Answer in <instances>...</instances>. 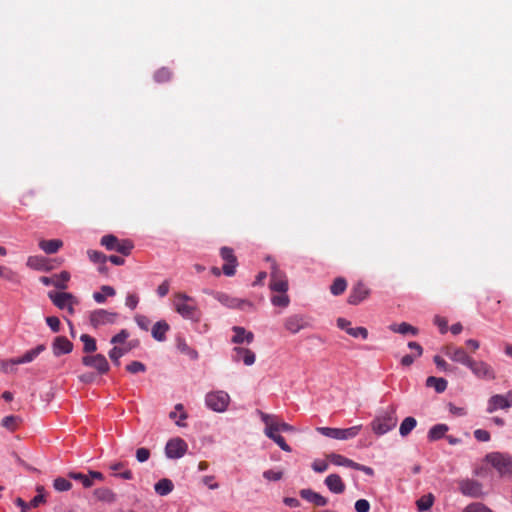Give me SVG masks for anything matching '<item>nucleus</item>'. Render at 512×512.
I'll return each instance as SVG.
<instances>
[{"mask_svg": "<svg viewBox=\"0 0 512 512\" xmlns=\"http://www.w3.org/2000/svg\"><path fill=\"white\" fill-rule=\"evenodd\" d=\"M307 328L306 324L301 322H285V330L291 334L299 333Z\"/></svg>", "mask_w": 512, "mask_h": 512, "instance_id": "47", "label": "nucleus"}, {"mask_svg": "<svg viewBox=\"0 0 512 512\" xmlns=\"http://www.w3.org/2000/svg\"><path fill=\"white\" fill-rule=\"evenodd\" d=\"M203 482L209 489H217L219 487L218 483L214 481V476L204 477Z\"/></svg>", "mask_w": 512, "mask_h": 512, "instance_id": "61", "label": "nucleus"}, {"mask_svg": "<svg viewBox=\"0 0 512 512\" xmlns=\"http://www.w3.org/2000/svg\"><path fill=\"white\" fill-rule=\"evenodd\" d=\"M277 445H279V447L284 450L285 452H291V448L290 446L285 442L284 438L279 435V434H276L275 436H273L271 438Z\"/></svg>", "mask_w": 512, "mask_h": 512, "instance_id": "53", "label": "nucleus"}, {"mask_svg": "<svg viewBox=\"0 0 512 512\" xmlns=\"http://www.w3.org/2000/svg\"><path fill=\"white\" fill-rule=\"evenodd\" d=\"M220 256L225 261V264L222 267L223 273L229 277L235 275L238 262L233 249L229 247H222L220 249Z\"/></svg>", "mask_w": 512, "mask_h": 512, "instance_id": "11", "label": "nucleus"}, {"mask_svg": "<svg viewBox=\"0 0 512 512\" xmlns=\"http://www.w3.org/2000/svg\"><path fill=\"white\" fill-rule=\"evenodd\" d=\"M347 281L343 277H337L330 286V292L334 296H339L345 292Z\"/></svg>", "mask_w": 512, "mask_h": 512, "instance_id": "38", "label": "nucleus"}, {"mask_svg": "<svg viewBox=\"0 0 512 512\" xmlns=\"http://www.w3.org/2000/svg\"><path fill=\"white\" fill-rule=\"evenodd\" d=\"M236 356L235 359L237 361L242 360L246 365H252L255 361V354L248 350L243 348H237L235 349Z\"/></svg>", "mask_w": 512, "mask_h": 512, "instance_id": "29", "label": "nucleus"}, {"mask_svg": "<svg viewBox=\"0 0 512 512\" xmlns=\"http://www.w3.org/2000/svg\"><path fill=\"white\" fill-rule=\"evenodd\" d=\"M63 246V242L60 239L41 240L39 247L47 254L56 253Z\"/></svg>", "mask_w": 512, "mask_h": 512, "instance_id": "26", "label": "nucleus"}, {"mask_svg": "<svg viewBox=\"0 0 512 512\" xmlns=\"http://www.w3.org/2000/svg\"><path fill=\"white\" fill-rule=\"evenodd\" d=\"M107 316V312L105 310H98V311H95L92 315H91V319L90 320H104Z\"/></svg>", "mask_w": 512, "mask_h": 512, "instance_id": "62", "label": "nucleus"}, {"mask_svg": "<svg viewBox=\"0 0 512 512\" xmlns=\"http://www.w3.org/2000/svg\"><path fill=\"white\" fill-rule=\"evenodd\" d=\"M322 435L331 437L337 440H347L354 438L361 430V425H356L346 429L320 427L317 429Z\"/></svg>", "mask_w": 512, "mask_h": 512, "instance_id": "6", "label": "nucleus"}, {"mask_svg": "<svg viewBox=\"0 0 512 512\" xmlns=\"http://www.w3.org/2000/svg\"><path fill=\"white\" fill-rule=\"evenodd\" d=\"M445 353L448 355L454 362L462 363L469 367L472 358L468 356V354L462 348H456L451 350L449 347L445 348Z\"/></svg>", "mask_w": 512, "mask_h": 512, "instance_id": "21", "label": "nucleus"}, {"mask_svg": "<svg viewBox=\"0 0 512 512\" xmlns=\"http://www.w3.org/2000/svg\"><path fill=\"white\" fill-rule=\"evenodd\" d=\"M484 462L491 465L501 476L512 475V456L499 452L487 454Z\"/></svg>", "mask_w": 512, "mask_h": 512, "instance_id": "2", "label": "nucleus"}, {"mask_svg": "<svg viewBox=\"0 0 512 512\" xmlns=\"http://www.w3.org/2000/svg\"><path fill=\"white\" fill-rule=\"evenodd\" d=\"M368 294L369 290L366 285L362 282H358L350 290L348 302L353 305L358 304L363 301L368 296Z\"/></svg>", "mask_w": 512, "mask_h": 512, "instance_id": "16", "label": "nucleus"}, {"mask_svg": "<svg viewBox=\"0 0 512 512\" xmlns=\"http://www.w3.org/2000/svg\"><path fill=\"white\" fill-rule=\"evenodd\" d=\"M475 438L479 441L486 442L490 439V434L486 430L478 429L474 432Z\"/></svg>", "mask_w": 512, "mask_h": 512, "instance_id": "59", "label": "nucleus"}, {"mask_svg": "<svg viewBox=\"0 0 512 512\" xmlns=\"http://www.w3.org/2000/svg\"><path fill=\"white\" fill-rule=\"evenodd\" d=\"M433 501L434 497L432 494L424 495L416 502L418 510L421 512L428 510L432 506Z\"/></svg>", "mask_w": 512, "mask_h": 512, "instance_id": "44", "label": "nucleus"}, {"mask_svg": "<svg viewBox=\"0 0 512 512\" xmlns=\"http://www.w3.org/2000/svg\"><path fill=\"white\" fill-rule=\"evenodd\" d=\"M397 424V418L393 412L386 413L382 416L377 417L372 422V430L377 435H383L388 431L392 430Z\"/></svg>", "mask_w": 512, "mask_h": 512, "instance_id": "8", "label": "nucleus"}, {"mask_svg": "<svg viewBox=\"0 0 512 512\" xmlns=\"http://www.w3.org/2000/svg\"><path fill=\"white\" fill-rule=\"evenodd\" d=\"M70 279V274L67 271H62L59 274H55L51 277L43 276L40 278V281L46 285H53L59 289H65L67 287V282Z\"/></svg>", "mask_w": 512, "mask_h": 512, "instance_id": "15", "label": "nucleus"}, {"mask_svg": "<svg viewBox=\"0 0 512 512\" xmlns=\"http://www.w3.org/2000/svg\"><path fill=\"white\" fill-rule=\"evenodd\" d=\"M469 368L471 369L473 374L480 379H484V380H494L495 379V372H494L493 368L488 363H486L484 361H476V360L472 359V361L469 365Z\"/></svg>", "mask_w": 512, "mask_h": 512, "instance_id": "13", "label": "nucleus"}, {"mask_svg": "<svg viewBox=\"0 0 512 512\" xmlns=\"http://www.w3.org/2000/svg\"><path fill=\"white\" fill-rule=\"evenodd\" d=\"M79 339L83 342V351L87 354L93 353L97 350L96 341L94 338L86 333H80Z\"/></svg>", "mask_w": 512, "mask_h": 512, "instance_id": "34", "label": "nucleus"}, {"mask_svg": "<svg viewBox=\"0 0 512 512\" xmlns=\"http://www.w3.org/2000/svg\"><path fill=\"white\" fill-rule=\"evenodd\" d=\"M282 475H283L282 471L268 470V471L264 472V477L268 480H273V481L280 480L282 478Z\"/></svg>", "mask_w": 512, "mask_h": 512, "instance_id": "56", "label": "nucleus"}, {"mask_svg": "<svg viewBox=\"0 0 512 512\" xmlns=\"http://www.w3.org/2000/svg\"><path fill=\"white\" fill-rule=\"evenodd\" d=\"M448 430L449 428L445 424L435 425L429 430L428 438L430 441L438 440L442 438Z\"/></svg>", "mask_w": 512, "mask_h": 512, "instance_id": "37", "label": "nucleus"}, {"mask_svg": "<svg viewBox=\"0 0 512 512\" xmlns=\"http://www.w3.org/2000/svg\"><path fill=\"white\" fill-rule=\"evenodd\" d=\"M52 349L56 356L68 354L73 350V344L67 338L58 336L53 341Z\"/></svg>", "mask_w": 512, "mask_h": 512, "instance_id": "20", "label": "nucleus"}, {"mask_svg": "<svg viewBox=\"0 0 512 512\" xmlns=\"http://www.w3.org/2000/svg\"><path fill=\"white\" fill-rule=\"evenodd\" d=\"M115 293L116 292H115V289L113 287L108 286V285H103L101 287V291L93 293V299L97 303H103V302H105L107 297L114 296Z\"/></svg>", "mask_w": 512, "mask_h": 512, "instance_id": "32", "label": "nucleus"}, {"mask_svg": "<svg viewBox=\"0 0 512 512\" xmlns=\"http://www.w3.org/2000/svg\"><path fill=\"white\" fill-rule=\"evenodd\" d=\"M18 425V418L15 416H7L2 420V426L10 431H14Z\"/></svg>", "mask_w": 512, "mask_h": 512, "instance_id": "49", "label": "nucleus"}, {"mask_svg": "<svg viewBox=\"0 0 512 512\" xmlns=\"http://www.w3.org/2000/svg\"><path fill=\"white\" fill-rule=\"evenodd\" d=\"M267 260L272 262L270 288L278 293H286L288 290V281L285 273L279 269L276 262L270 257H268Z\"/></svg>", "mask_w": 512, "mask_h": 512, "instance_id": "5", "label": "nucleus"}, {"mask_svg": "<svg viewBox=\"0 0 512 512\" xmlns=\"http://www.w3.org/2000/svg\"><path fill=\"white\" fill-rule=\"evenodd\" d=\"M170 289V283L168 280L163 281L157 288V294L160 297H164L168 294Z\"/></svg>", "mask_w": 512, "mask_h": 512, "instance_id": "57", "label": "nucleus"}, {"mask_svg": "<svg viewBox=\"0 0 512 512\" xmlns=\"http://www.w3.org/2000/svg\"><path fill=\"white\" fill-rule=\"evenodd\" d=\"M27 266L35 270H49L47 259L43 256H30L27 259Z\"/></svg>", "mask_w": 512, "mask_h": 512, "instance_id": "28", "label": "nucleus"}, {"mask_svg": "<svg viewBox=\"0 0 512 512\" xmlns=\"http://www.w3.org/2000/svg\"><path fill=\"white\" fill-rule=\"evenodd\" d=\"M272 303L278 307H285L289 303V298L286 293H279V295L272 297Z\"/></svg>", "mask_w": 512, "mask_h": 512, "instance_id": "50", "label": "nucleus"}, {"mask_svg": "<svg viewBox=\"0 0 512 512\" xmlns=\"http://www.w3.org/2000/svg\"><path fill=\"white\" fill-rule=\"evenodd\" d=\"M213 295L217 301L228 308L239 309L243 311H247L253 308V305L249 301L232 297L223 292H215Z\"/></svg>", "mask_w": 512, "mask_h": 512, "instance_id": "7", "label": "nucleus"}, {"mask_svg": "<svg viewBox=\"0 0 512 512\" xmlns=\"http://www.w3.org/2000/svg\"><path fill=\"white\" fill-rule=\"evenodd\" d=\"M300 495L305 500L314 503L316 506H325L327 504V499L312 491L311 489H304L300 492Z\"/></svg>", "mask_w": 512, "mask_h": 512, "instance_id": "25", "label": "nucleus"}, {"mask_svg": "<svg viewBox=\"0 0 512 512\" xmlns=\"http://www.w3.org/2000/svg\"><path fill=\"white\" fill-rule=\"evenodd\" d=\"M87 254H88L89 259L93 263L101 264V266L99 267V272H101V273L106 272L107 268L105 266V263L107 261V256L104 253H102L100 251H96V250H89L87 252Z\"/></svg>", "mask_w": 512, "mask_h": 512, "instance_id": "27", "label": "nucleus"}, {"mask_svg": "<svg viewBox=\"0 0 512 512\" xmlns=\"http://www.w3.org/2000/svg\"><path fill=\"white\" fill-rule=\"evenodd\" d=\"M172 78V72L169 68L162 67L158 69L154 74V79L158 83H165L170 81Z\"/></svg>", "mask_w": 512, "mask_h": 512, "instance_id": "41", "label": "nucleus"}, {"mask_svg": "<svg viewBox=\"0 0 512 512\" xmlns=\"http://www.w3.org/2000/svg\"><path fill=\"white\" fill-rule=\"evenodd\" d=\"M125 304L130 309H135L138 304V297L136 295L129 294L126 297Z\"/></svg>", "mask_w": 512, "mask_h": 512, "instance_id": "60", "label": "nucleus"}, {"mask_svg": "<svg viewBox=\"0 0 512 512\" xmlns=\"http://www.w3.org/2000/svg\"><path fill=\"white\" fill-rule=\"evenodd\" d=\"M173 487L172 481L167 478L159 480L154 486L155 492L161 496L169 494L173 490Z\"/></svg>", "mask_w": 512, "mask_h": 512, "instance_id": "30", "label": "nucleus"}, {"mask_svg": "<svg viewBox=\"0 0 512 512\" xmlns=\"http://www.w3.org/2000/svg\"><path fill=\"white\" fill-rule=\"evenodd\" d=\"M107 260H109L111 263H113L114 265H117V266L123 265L125 263V260L123 257L116 256V255H111V256L107 257Z\"/></svg>", "mask_w": 512, "mask_h": 512, "instance_id": "63", "label": "nucleus"}, {"mask_svg": "<svg viewBox=\"0 0 512 512\" xmlns=\"http://www.w3.org/2000/svg\"><path fill=\"white\" fill-rule=\"evenodd\" d=\"M416 426V420L413 417H407L403 420L400 425L399 432L402 436H406L410 433L412 429Z\"/></svg>", "mask_w": 512, "mask_h": 512, "instance_id": "43", "label": "nucleus"}, {"mask_svg": "<svg viewBox=\"0 0 512 512\" xmlns=\"http://www.w3.org/2000/svg\"><path fill=\"white\" fill-rule=\"evenodd\" d=\"M262 421L265 424V434L267 437L272 438L276 434H279L278 422H276L273 416L260 412Z\"/></svg>", "mask_w": 512, "mask_h": 512, "instance_id": "22", "label": "nucleus"}, {"mask_svg": "<svg viewBox=\"0 0 512 512\" xmlns=\"http://www.w3.org/2000/svg\"><path fill=\"white\" fill-rule=\"evenodd\" d=\"M94 495L98 500L108 503H111L116 499L115 493L109 488L96 489L94 491Z\"/></svg>", "mask_w": 512, "mask_h": 512, "instance_id": "36", "label": "nucleus"}, {"mask_svg": "<svg viewBox=\"0 0 512 512\" xmlns=\"http://www.w3.org/2000/svg\"><path fill=\"white\" fill-rule=\"evenodd\" d=\"M512 403V394H508L507 396L503 395H494L491 397L489 401V412H493L498 409H506L511 406Z\"/></svg>", "mask_w": 512, "mask_h": 512, "instance_id": "19", "label": "nucleus"}, {"mask_svg": "<svg viewBox=\"0 0 512 512\" xmlns=\"http://www.w3.org/2000/svg\"><path fill=\"white\" fill-rule=\"evenodd\" d=\"M434 362H435L436 366L438 368H440L441 370H443V371H450L451 370V368L447 364V362L443 358L438 356V355L434 356Z\"/></svg>", "mask_w": 512, "mask_h": 512, "instance_id": "58", "label": "nucleus"}, {"mask_svg": "<svg viewBox=\"0 0 512 512\" xmlns=\"http://www.w3.org/2000/svg\"><path fill=\"white\" fill-rule=\"evenodd\" d=\"M428 387H434L437 392H443L447 387V381L443 378L430 376L426 380Z\"/></svg>", "mask_w": 512, "mask_h": 512, "instance_id": "39", "label": "nucleus"}, {"mask_svg": "<svg viewBox=\"0 0 512 512\" xmlns=\"http://www.w3.org/2000/svg\"><path fill=\"white\" fill-rule=\"evenodd\" d=\"M325 484L331 492L336 494H340L345 490V484L338 474H331L327 476Z\"/></svg>", "mask_w": 512, "mask_h": 512, "instance_id": "23", "label": "nucleus"}, {"mask_svg": "<svg viewBox=\"0 0 512 512\" xmlns=\"http://www.w3.org/2000/svg\"><path fill=\"white\" fill-rule=\"evenodd\" d=\"M355 509L357 512H368L370 509V504L365 499H360L355 503Z\"/></svg>", "mask_w": 512, "mask_h": 512, "instance_id": "55", "label": "nucleus"}, {"mask_svg": "<svg viewBox=\"0 0 512 512\" xmlns=\"http://www.w3.org/2000/svg\"><path fill=\"white\" fill-rule=\"evenodd\" d=\"M68 476L72 479L80 481L85 488H90L93 485V482L89 475H84L82 473L77 472H69Z\"/></svg>", "mask_w": 512, "mask_h": 512, "instance_id": "45", "label": "nucleus"}, {"mask_svg": "<svg viewBox=\"0 0 512 512\" xmlns=\"http://www.w3.org/2000/svg\"><path fill=\"white\" fill-rule=\"evenodd\" d=\"M179 412V420L176 421V425L179 427H184L186 424L183 422L187 418V413L184 411L182 404H177L175 406V411L169 414L170 418L175 419Z\"/></svg>", "mask_w": 512, "mask_h": 512, "instance_id": "42", "label": "nucleus"}, {"mask_svg": "<svg viewBox=\"0 0 512 512\" xmlns=\"http://www.w3.org/2000/svg\"><path fill=\"white\" fill-rule=\"evenodd\" d=\"M326 459L336 466H347L353 469H359L360 465L354 461L336 453H330L326 455Z\"/></svg>", "mask_w": 512, "mask_h": 512, "instance_id": "24", "label": "nucleus"}, {"mask_svg": "<svg viewBox=\"0 0 512 512\" xmlns=\"http://www.w3.org/2000/svg\"><path fill=\"white\" fill-rule=\"evenodd\" d=\"M312 468L315 472H324L328 469V462L324 460H316L313 462Z\"/></svg>", "mask_w": 512, "mask_h": 512, "instance_id": "54", "label": "nucleus"}, {"mask_svg": "<svg viewBox=\"0 0 512 512\" xmlns=\"http://www.w3.org/2000/svg\"><path fill=\"white\" fill-rule=\"evenodd\" d=\"M150 450L147 448H138L136 450V459L138 462H146L150 458Z\"/></svg>", "mask_w": 512, "mask_h": 512, "instance_id": "51", "label": "nucleus"}, {"mask_svg": "<svg viewBox=\"0 0 512 512\" xmlns=\"http://www.w3.org/2000/svg\"><path fill=\"white\" fill-rule=\"evenodd\" d=\"M169 330V325L167 322H155L151 331L153 337L158 340L162 341L165 338V333Z\"/></svg>", "mask_w": 512, "mask_h": 512, "instance_id": "33", "label": "nucleus"}, {"mask_svg": "<svg viewBox=\"0 0 512 512\" xmlns=\"http://www.w3.org/2000/svg\"><path fill=\"white\" fill-rule=\"evenodd\" d=\"M415 358H416L415 355H405L401 359V364L405 367H408V366L412 365Z\"/></svg>", "mask_w": 512, "mask_h": 512, "instance_id": "64", "label": "nucleus"}, {"mask_svg": "<svg viewBox=\"0 0 512 512\" xmlns=\"http://www.w3.org/2000/svg\"><path fill=\"white\" fill-rule=\"evenodd\" d=\"M44 350V345H38L36 348L27 351L24 355L17 358V362L20 364L30 363Z\"/></svg>", "mask_w": 512, "mask_h": 512, "instance_id": "31", "label": "nucleus"}, {"mask_svg": "<svg viewBox=\"0 0 512 512\" xmlns=\"http://www.w3.org/2000/svg\"><path fill=\"white\" fill-rule=\"evenodd\" d=\"M127 371L132 374L145 371V365L138 361H133L126 367Z\"/></svg>", "mask_w": 512, "mask_h": 512, "instance_id": "52", "label": "nucleus"}, {"mask_svg": "<svg viewBox=\"0 0 512 512\" xmlns=\"http://www.w3.org/2000/svg\"><path fill=\"white\" fill-rule=\"evenodd\" d=\"M128 336V332L122 330L111 339V343L114 344V347L109 352V357L117 366L120 365V358L137 346V341H127Z\"/></svg>", "mask_w": 512, "mask_h": 512, "instance_id": "1", "label": "nucleus"}, {"mask_svg": "<svg viewBox=\"0 0 512 512\" xmlns=\"http://www.w3.org/2000/svg\"><path fill=\"white\" fill-rule=\"evenodd\" d=\"M338 326L341 330L345 331L349 336L353 338L366 339L368 331L366 328L361 326H353V322H338Z\"/></svg>", "mask_w": 512, "mask_h": 512, "instance_id": "18", "label": "nucleus"}, {"mask_svg": "<svg viewBox=\"0 0 512 512\" xmlns=\"http://www.w3.org/2000/svg\"><path fill=\"white\" fill-rule=\"evenodd\" d=\"M19 364L20 363L17 362V358L16 359H10V360L1 362L0 369L4 373H15L16 370H17L16 366L19 365Z\"/></svg>", "mask_w": 512, "mask_h": 512, "instance_id": "48", "label": "nucleus"}, {"mask_svg": "<svg viewBox=\"0 0 512 512\" xmlns=\"http://www.w3.org/2000/svg\"><path fill=\"white\" fill-rule=\"evenodd\" d=\"M460 491L467 496L480 497L482 493V486L479 482L474 480H463L459 484Z\"/></svg>", "mask_w": 512, "mask_h": 512, "instance_id": "17", "label": "nucleus"}, {"mask_svg": "<svg viewBox=\"0 0 512 512\" xmlns=\"http://www.w3.org/2000/svg\"><path fill=\"white\" fill-rule=\"evenodd\" d=\"M173 305L176 311L184 318L193 317L197 310L196 301L184 293L175 294Z\"/></svg>", "mask_w": 512, "mask_h": 512, "instance_id": "4", "label": "nucleus"}, {"mask_svg": "<svg viewBox=\"0 0 512 512\" xmlns=\"http://www.w3.org/2000/svg\"><path fill=\"white\" fill-rule=\"evenodd\" d=\"M82 363L95 369L101 375L106 374L110 369L107 359L102 354L86 355L82 358Z\"/></svg>", "mask_w": 512, "mask_h": 512, "instance_id": "10", "label": "nucleus"}, {"mask_svg": "<svg viewBox=\"0 0 512 512\" xmlns=\"http://www.w3.org/2000/svg\"><path fill=\"white\" fill-rule=\"evenodd\" d=\"M53 486L54 488L59 491V492H64V491H68L71 489L72 487V484L70 481H68L67 479L65 478H62V477H58L54 480L53 482Z\"/></svg>", "mask_w": 512, "mask_h": 512, "instance_id": "46", "label": "nucleus"}, {"mask_svg": "<svg viewBox=\"0 0 512 512\" xmlns=\"http://www.w3.org/2000/svg\"><path fill=\"white\" fill-rule=\"evenodd\" d=\"M391 330L397 333L401 334H412L415 335L417 333V329L405 322H402L400 324H393L391 327Z\"/></svg>", "mask_w": 512, "mask_h": 512, "instance_id": "40", "label": "nucleus"}, {"mask_svg": "<svg viewBox=\"0 0 512 512\" xmlns=\"http://www.w3.org/2000/svg\"><path fill=\"white\" fill-rule=\"evenodd\" d=\"M187 451V444L181 438L170 439L165 447V454L168 458H181Z\"/></svg>", "mask_w": 512, "mask_h": 512, "instance_id": "12", "label": "nucleus"}, {"mask_svg": "<svg viewBox=\"0 0 512 512\" xmlns=\"http://www.w3.org/2000/svg\"><path fill=\"white\" fill-rule=\"evenodd\" d=\"M229 402V395L223 391L211 392L206 396L207 406L216 412L225 411L229 405Z\"/></svg>", "mask_w": 512, "mask_h": 512, "instance_id": "9", "label": "nucleus"}, {"mask_svg": "<svg viewBox=\"0 0 512 512\" xmlns=\"http://www.w3.org/2000/svg\"><path fill=\"white\" fill-rule=\"evenodd\" d=\"M101 245L109 251H116L124 256L130 255L134 245L128 240H119L116 236L109 234L101 238Z\"/></svg>", "mask_w": 512, "mask_h": 512, "instance_id": "3", "label": "nucleus"}, {"mask_svg": "<svg viewBox=\"0 0 512 512\" xmlns=\"http://www.w3.org/2000/svg\"><path fill=\"white\" fill-rule=\"evenodd\" d=\"M49 298L60 309L67 308L70 315L73 314L74 297L70 293L65 292H49Z\"/></svg>", "mask_w": 512, "mask_h": 512, "instance_id": "14", "label": "nucleus"}, {"mask_svg": "<svg viewBox=\"0 0 512 512\" xmlns=\"http://www.w3.org/2000/svg\"><path fill=\"white\" fill-rule=\"evenodd\" d=\"M235 335L232 338V341L234 343H242L246 341L247 343H250L253 339V334L251 332L245 331L244 328L241 327H234Z\"/></svg>", "mask_w": 512, "mask_h": 512, "instance_id": "35", "label": "nucleus"}]
</instances>
